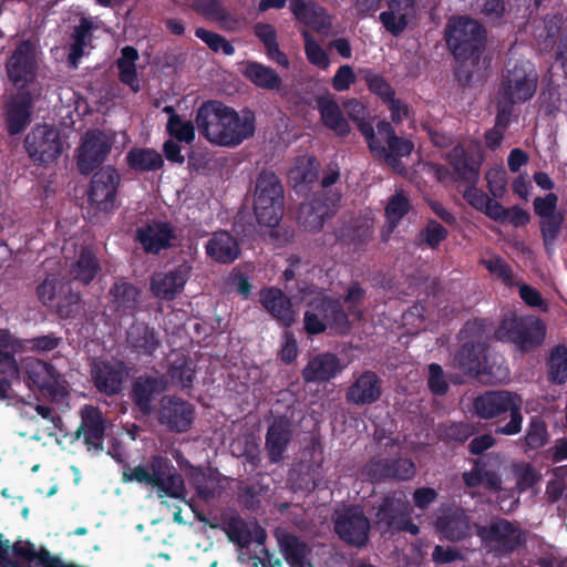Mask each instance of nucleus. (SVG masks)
I'll return each mask as SVG.
<instances>
[{
    "instance_id": "nucleus-60",
    "label": "nucleus",
    "mask_w": 567,
    "mask_h": 567,
    "mask_svg": "<svg viewBox=\"0 0 567 567\" xmlns=\"http://www.w3.org/2000/svg\"><path fill=\"white\" fill-rule=\"evenodd\" d=\"M302 37L305 40V53L307 60L312 64L322 70H327L330 65L328 53L321 48V45L313 39L308 32L303 31Z\"/></svg>"
},
{
    "instance_id": "nucleus-38",
    "label": "nucleus",
    "mask_w": 567,
    "mask_h": 567,
    "mask_svg": "<svg viewBox=\"0 0 567 567\" xmlns=\"http://www.w3.org/2000/svg\"><path fill=\"white\" fill-rule=\"evenodd\" d=\"M317 109L320 113L322 124L333 131L338 136H347L351 128L342 114L338 103L331 96H318L316 99Z\"/></svg>"
},
{
    "instance_id": "nucleus-16",
    "label": "nucleus",
    "mask_w": 567,
    "mask_h": 567,
    "mask_svg": "<svg viewBox=\"0 0 567 567\" xmlns=\"http://www.w3.org/2000/svg\"><path fill=\"white\" fill-rule=\"evenodd\" d=\"M195 408L192 403L174 395H164L159 401L158 423L173 433H186L195 420Z\"/></svg>"
},
{
    "instance_id": "nucleus-20",
    "label": "nucleus",
    "mask_w": 567,
    "mask_h": 567,
    "mask_svg": "<svg viewBox=\"0 0 567 567\" xmlns=\"http://www.w3.org/2000/svg\"><path fill=\"white\" fill-rule=\"evenodd\" d=\"M136 239L147 254L158 255L176 246V228L165 220H153L136 229Z\"/></svg>"
},
{
    "instance_id": "nucleus-51",
    "label": "nucleus",
    "mask_w": 567,
    "mask_h": 567,
    "mask_svg": "<svg viewBox=\"0 0 567 567\" xmlns=\"http://www.w3.org/2000/svg\"><path fill=\"white\" fill-rule=\"evenodd\" d=\"M275 196H284L282 183L274 172L264 169L258 174L254 198H270Z\"/></svg>"
},
{
    "instance_id": "nucleus-63",
    "label": "nucleus",
    "mask_w": 567,
    "mask_h": 567,
    "mask_svg": "<svg viewBox=\"0 0 567 567\" xmlns=\"http://www.w3.org/2000/svg\"><path fill=\"white\" fill-rule=\"evenodd\" d=\"M285 205H254V214L260 226L276 228L282 219Z\"/></svg>"
},
{
    "instance_id": "nucleus-64",
    "label": "nucleus",
    "mask_w": 567,
    "mask_h": 567,
    "mask_svg": "<svg viewBox=\"0 0 567 567\" xmlns=\"http://www.w3.org/2000/svg\"><path fill=\"white\" fill-rule=\"evenodd\" d=\"M488 192L494 198H503L506 192V172L503 167H492L485 174Z\"/></svg>"
},
{
    "instance_id": "nucleus-26",
    "label": "nucleus",
    "mask_w": 567,
    "mask_h": 567,
    "mask_svg": "<svg viewBox=\"0 0 567 567\" xmlns=\"http://www.w3.org/2000/svg\"><path fill=\"white\" fill-rule=\"evenodd\" d=\"M381 395L382 380L371 370L362 372L346 391L347 402L358 406L371 405L378 402Z\"/></svg>"
},
{
    "instance_id": "nucleus-17",
    "label": "nucleus",
    "mask_w": 567,
    "mask_h": 567,
    "mask_svg": "<svg viewBox=\"0 0 567 567\" xmlns=\"http://www.w3.org/2000/svg\"><path fill=\"white\" fill-rule=\"evenodd\" d=\"M42 92L17 90L4 103V118L10 135L22 133L31 122L35 100Z\"/></svg>"
},
{
    "instance_id": "nucleus-7",
    "label": "nucleus",
    "mask_w": 567,
    "mask_h": 567,
    "mask_svg": "<svg viewBox=\"0 0 567 567\" xmlns=\"http://www.w3.org/2000/svg\"><path fill=\"white\" fill-rule=\"evenodd\" d=\"M8 80L17 90L42 92L37 80L38 61L35 45L31 40H22L6 62Z\"/></svg>"
},
{
    "instance_id": "nucleus-46",
    "label": "nucleus",
    "mask_w": 567,
    "mask_h": 567,
    "mask_svg": "<svg viewBox=\"0 0 567 567\" xmlns=\"http://www.w3.org/2000/svg\"><path fill=\"white\" fill-rule=\"evenodd\" d=\"M81 296L69 284L59 286V295L52 307L59 318H75L81 311Z\"/></svg>"
},
{
    "instance_id": "nucleus-2",
    "label": "nucleus",
    "mask_w": 567,
    "mask_h": 567,
    "mask_svg": "<svg viewBox=\"0 0 567 567\" xmlns=\"http://www.w3.org/2000/svg\"><path fill=\"white\" fill-rule=\"evenodd\" d=\"M486 320H468L462 332L468 338L454 354V365L480 382L497 384L509 378V370L501 354L492 353L486 334Z\"/></svg>"
},
{
    "instance_id": "nucleus-59",
    "label": "nucleus",
    "mask_w": 567,
    "mask_h": 567,
    "mask_svg": "<svg viewBox=\"0 0 567 567\" xmlns=\"http://www.w3.org/2000/svg\"><path fill=\"white\" fill-rule=\"evenodd\" d=\"M509 0H481L480 14L486 22L502 24L508 12Z\"/></svg>"
},
{
    "instance_id": "nucleus-15",
    "label": "nucleus",
    "mask_w": 567,
    "mask_h": 567,
    "mask_svg": "<svg viewBox=\"0 0 567 567\" xmlns=\"http://www.w3.org/2000/svg\"><path fill=\"white\" fill-rule=\"evenodd\" d=\"M113 146V138L101 130H90L82 138L78 154V169L83 175H89L101 166Z\"/></svg>"
},
{
    "instance_id": "nucleus-30",
    "label": "nucleus",
    "mask_w": 567,
    "mask_h": 567,
    "mask_svg": "<svg viewBox=\"0 0 567 567\" xmlns=\"http://www.w3.org/2000/svg\"><path fill=\"white\" fill-rule=\"evenodd\" d=\"M165 390V383L162 379L143 374L137 377L131 389L130 398L135 408L143 415H151L154 412V402L159 393Z\"/></svg>"
},
{
    "instance_id": "nucleus-11",
    "label": "nucleus",
    "mask_w": 567,
    "mask_h": 567,
    "mask_svg": "<svg viewBox=\"0 0 567 567\" xmlns=\"http://www.w3.org/2000/svg\"><path fill=\"white\" fill-rule=\"evenodd\" d=\"M377 130L382 140L373 157L383 161L393 171H400L403 168L401 158L412 154L414 143L408 137L399 136L392 123L386 120H380Z\"/></svg>"
},
{
    "instance_id": "nucleus-54",
    "label": "nucleus",
    "mask_w": 567,
    "mask_h": 567,
    "mask_svg": "<svg viewBox=\"0 0 567 567\" xmlns=\"http://www.w3.org/2000/svg\"><path fill=\"white\" fill-rule=\"evenodd\" d=\"M449 236V230L435 219H429L416 237L419 245L436 249Z\"/></svg>"
},
{
    "instance_id": "nucleus-37",
    "label": "nucleus",
    "mask_w": 567,
    "mask_h": 567,
    "mask_svg": "<svg viewBox=\"0 0 567 567\" xmlns=\"http://www.w3.org/2000/svg\"><path fill=\"white\" fill-rule=\"evenodd\" d=\"M447 161L458 179L466 184H477L480 179V169L482 158L463 146L457 145L452 148Z\"/></svg>"
},
{
    "instance_id": "nucleus-49",
    "label": "nucleus",
    "mask_w": 567,
    "mask_h": 567,
    "mask_svg": "<svg viewBox=\"0 0 567 567\" xmlns=\"http://www.w3.org/2000/svg\"><path fill=\"white\" fill-rule=\"evenodd\" d=\"M525 452L536 451L548 442L547 424L540 416H532L525 435L520 439Z\"/></svg>"
},
{
    "instance_id": "nucleus-44",
    "label": "nucleus",
    "mask_w": 567,
    "mask_h": 567,
    "mask_svg": "<svg viewBox=\"0 0 567 567\" xmlns=\"http://www.w3.org/2000/svg\"><path fill=\"white\" fill-rule=\"evenodd\" d=\"M94 23L89 18H81L72 32V43L68 55V62L76 68L80 59L84 55V49L91 42Z\"/></svg>"
},
{
    "instance_id": "nucleus-39",
    "label": "nucleus",
    "mask_w": 567,
    "mask_h": 567,
    "mask_svg": "<svg viewBox=\"0 0 567 567\" xmlns=\"http://www.w3.org/2000/svg\"><path fill=\"white\" fill-rule=\"evenodd\" d=\"M464 484L470 488H475L484 485L489 491L502 489V478L495 471L487 470V462L485 457H477L472 461L471 471L462 474Z\"/></svg>"
},
{
    "instance_id": "nucleus-58",
    "label": "nucleus",
    "mask_w": 567,
    "mask_h": 567,
    "mask_svg": "<svg viewBox=\"0 0 567 567\" xmlns=\"http://www.w3.org/2000/svg\"><path fill=\"white\" fill-rule=\"evenodd\" d=\"M196 38L200 39L213 52L221 51L225 55H234L235 47L223 35L204 28L195 29Z\"/></svg>"
},
{
    "instance_id": "nucleus-9",
    "label": "nucleus",
    "mask_w": 567,
    "mask_h": 567,
    "mask_svg": "<svg viewBox=\"0 0 567 567\" xmlns=\"http://www.w3.org/2000/svg\"><path fill=\"white\" fill-rule=\"evenodd\" d=\"M538 86V73L529 61L516 62L503 73L498 97L514 104H522L533 99Z\"/></svg>"
},
{
    "instance_id": "nucleus-32",
    "label": "nucleus",
    "mask_w": 567,
    "mask_h": 567,
    "mask_svg": "<svg viewBox=\"0 0 567 567\" xmlns=\"http://www.w3.org/2000/svg\"><path fill=\"white\" fill-rule=\"evenodd\" d=\"M292 440V425L286 416H277L269 424L266 433L265 447L269 462L279 463Z\"/></svg>"
},
{
    "instance_id": "nucleus-10",
    "label": "nucleus",
    "mask_w": 567,
    "mask_h": 567,
    "mask_svg": "<svg viewBox=\"0 0 567 567\" xmlns=\"http://www.w3.org/2000/svg\"><path fill=\"white\" fill-rule=\"evenodd\" d=\"M371 524L363 509L357 505H350L337 512L333 517V529L338 537L346 544L360 548L369 540Z\"/></svg>"
},
{
    "instance_id": "nucleus-22",
    "label": "nucleus",
    "mask_w": 567,
    "mask_h": 567,
    "mask_svg": "<svg viewBox=\"0 0 567 567\" xmlns=\"http://www.w3.org/2000/svg\"><path fill=\"white\" fill-rule=\"evenodd\" d=\"M81 423L75 432L78 439L82 437L89 451H102L106 431V419L102 411L92 404H84L80 410Z\"/></svg>"
},
{
    "instance_id": "nucleus-12",
    "label": "nucleus",
    "mask_w": 567,
    "mask_h": 567,
    "mask_svg": "<svg viewBox=\"0 0 567 567\" xmlns=\"http://www.w3.org/2000/svg\"><path fill=\"white\" fill-rule=\"evenodd\" d=\"M24 147L37 164L54 162L63 150L60 132L48 124L34 126L24 138Z\"/></svg>"
},
{
    "instance_id": "nucleus-18",
    "label": "nucleus",
    "mask_w": 567,
    "mask_h": 567,
    "mask_svg": "<svg viewBox=\"0 0 567 567\" xmlns=\"http://www.w3.org/2000/svg\"><path fill=\"white\" fill-rule=\"evenodd\" d=\"M477 535L498 551L512 553L523 540L522 530L505 518H495L488 525L478 526Z\"/></svg>"
},
{
    "instance_id": "nucleus-6",
    "label": "nucleus",
    "mask_w": 567,
    "mask_h": 567,
    "mask_svg": "<svg viewBox=\"0 0 567 567\" xmlns=\"http://www.w3.org/2000/svg\"><path fill=\"white\" fill-rule=\"evenodd\" d=\"M374 524L384 533H409L416 536L419 526L412 520L411 505L403 492H389L374 505Z\"/></svg>"
},
{
    "instance_id": "nucleus-43",
    "label": "nucleus",
    "mask_w": 567,
    "mask_h": 567,
    "mask_svg": "<svg viewBox=\"0 0 567 567\" xmlns=\"http://www.w3.org/2000/svg\"><path fill=\"white\" fill-rule=\"evenodd\" d=\"M127 166L135 172H154L164 165L163 156L154 148L133 147L126 154Z\"/></svg>"
},
{
    "instance_id": "nucleus-45",
    "label": "nucleus",
    "mask_w": 567,
    "mask_h": 567,
    "mask_svg": "<svg viewBox=\"0 0 567 567\" xmlns=\"http://www.w3.org/2000/svg\"><path fill=\"white\" fill-rule=\"evenodd\" d=\"M547 381L561 385L567 382V346L557 344L550 351L546 360Z\"/></svg>"
},
{
    "instance_id": "nucleus-35",
    "label": "nucleus",
    "mask_w": 567,
    "mask_h": 567,
    "mask_svg": "<svg viewBox=\"0 0 567 567\" xmlns=\"http://www.w3.org/2000/svg\"><path fill=\"white\" fill-rule=\"evenodd\" d=\"M206 255L215 262H234L241 252L238 240L227 230H217L205 245Z\"/></svg>"
},
{
    "instance_id": "nucleus-31",
    "label": "nucleus",
    "mask_w": 567,
    "mask_h": 567,
    "mask_svg": "<svg viewBox=\"0 0 567 567\" xmlns=\"http://www.w3.org/2000/svg\"><path fill=\"white\" fill-rule=\"evenodd\" d=\"M308 308L318 313L327 324L338 332L346 333L350 330L351 323L348 313L339 299L319 295L308 302Z\"/></svg>"
},
{
    "instance_id": "nucleus-62",
    "label": "nucleus",
    "mask_w": 567,
    "mask_h": 567,
    "mask_svg": "<svg viewBox=\"0 0 567 567\" xmlns=\"http://www.w3.org/2000/svg\"><path fill=\"white\" fill-rule=\"evenodd\" d=\"M192 485L198 498L209 501L216 496L218 482L210 474L199 471L193 475Z\"/></svg>"
},
{
    "instance_id": "nucleus-28",
    "label": "nucleus",
    "mask_w": 567,
    "mask_h": 567,
    "mask_svg": "<svg viewBox=\"0 0 567 567\" xmlns=\"http://www.w3.org/2000/svg\"><path fill=\"white\" fill-rule=\"evenodd\" d=\"M340 358L332 352L315 354L301 371L305 383H324L334 379L343 370Z\"/></svg>"
},
{
    "instance_id": "nucleus-1",
    "label": "nucleus",
    "mask_w": 567,
    "mask_h": 567,
    "mask_svg": "<svg viewBox=\"0 0 567 567\" xmlns=\"http://www.w3.org/2000/svg\"><path fill=\"white\" fill-rule=\"evenodd\" d=\"M195 124L210 144L237 147L256 133V114L249 107L240 111L218 100H207L196 111Z\"/></svg>"
},
{
    "instance_id": "nucleus-14",
    "label": "nucleus",
    "mask_w": 567,
    "mask_h": 567,
    "mask_svg": "<svg viewBox=\"0 0 567 567\" xmlns=\"http://www.w3.org/2000/svg\"><path fill=\"white\" fill-rule=\"evenodd\" d=\"M121 177L113 166L95 172L90 182L87 199L96 212L110 213L116 208L117 189Z\"/></svg>"
},
{
    "instance_id": "nucleus-57",
    "label": "nucleus",
    "mask_w": 567,
    "mask_h": 567,
    "mask_svg": "<svg viewBox=\"0 0 567 567\" xmlns=\"http://www.w3.org/2000/svg\"><path fill=\"white\" fill-rule=\"evenodd\" d=\"M363 72V80L368 90L377 95L382 103H385L392 96L395 95V91L392 85L385 80L381 74L373 73L371 70L367 69Z\"/></svg>"
},
{
    "instance_id": "nucleus-53",
    "label": "nucleus",
    "mask_w": 567,
    "mask_h": 567,
    "mask_svg": "<svg viewBox=\"0 0 567 567\" xmlns=\"http://www.w3.org/2000/svg\"><path fill=\"white\" fill-rule=\"evenodd\" d=\"M343 236L357 248L359 249L368 241L372 239L373 236V225L372 220L369 218H358L354 219L353 223L346 228V233Z\"/></svg>"
},
{
    "instance_id": "nucleus-36",
    "label": "nucleus",
    "mask_w": 567,
    "mask_h": 567,
    "mask_svg": "<svg viewBox=\"0 0 567 567\" xmlns=\"http://www.w3.org/2000/svg\"><path fill=\"white\" fill-rule=\"evenodd\" d=\"M386 6L388 10L380 13L379 20L389 33L399 37L409 25L416 0H386Z\"/></svg>"
},
{
    "instance_id": "nucleus-40",
    "label": "nucleus",
    "mask_w": 567,
    "mask_h": 567,
    "mask_svg": "<svg viewBox=\"0 0 567 567\" xmlns=\"http://www.w3.org/2000/svg\"><path fill=\"white\" fill-rule=\"evenodd\" d=\"M101 271L100 261L91 247H82L70 267V277L84 286L90 285Z\"/></svg>"
},
{
    "instance_id": "nucleus-27",
    "label": "nucleus",
    "mask_w": 567,
    "mask_h": 567,
    "mask_svg": "<svg viewBox=\"0 0 567 567\" xmlns=\"http://www.w3.org/2000/svg\"><path fill=\"white\" fill-rule=\"evenodd\" d=\"M125 342L132 353L138 357H154L162 340L154 327L143 321H134L126 330Z\"/></svg>"
},
{
    "instance_id": "nucleus-5",
    "label": "nucleus",
    "mask_w": 567,
    "mask_h": 567,
    "mask_svg": "<svg viewBox=\"0 0 567 567\" xmlns=\"http://www.w3.org/2000/svg\"><path fill=\"white\" fill-rule=\"evenodd\" d=\"M122 481L152 486L156 488L158 497L178 498L185 491L182 474L168 457L161 454L152 455L147 465H125Z\"/></svg>"
},
{
    "instance_id": "nucleus-61",
    "label": "nucleus",
    "mask_w": 567,
    "mask_h": 567,
    "mask_svg": "<svg viewBox=\"0 0 567 567\" xmlns=\"http://www.w3.org/2000/svg\"><path fill=\"white\" fill-rule=\"evenodd\" d=\"M62 341L63 338L61 336H58L55 332H50L48 334L24 339V347L35 353H48L58 349Z\"/></svg>"
},
{
    "instance_id": "nucleus-33",
    "label": "nucleus",
    "mask_w": 567,
    "mask_h": 567,
    "mask_svg": "<svg viewBox=\"0 0 567 567\" xmlns=\"http://www.w3.org/2000/svg\"><path fill=\"white\" fill-rule=\"evenodd\" d=\"M259 296L261 306L275 320L286 328L293 324L296 318L292 302L281 289L277 287L262 288Z\"/></svg>"
},
{
    "instance_id": "nucleus-21",
    "label": "nucleus",
    "mask_w": 567,
    "mask_h": 567,
    "mask_svg": "<svg viewBox=\"0 0 567 567\" xmlns=\"http://www.w3.org/2000/svg\"><path fill=\"white\" fill-rule=\"evenodd\" d=\"M193 267L188 261L166 272H158L151 278V291L159 299L172 301L181 293L190 277Z\"/></svg>"
},
{
    "instance_id": "nucleus-4",
    "label": "nucleus",
    "mask_w": 567,
    "mask_h": 567,
    "mask_svg": "<svg viewBox=\"0 0 567 567\" xmlns=\"http://www.w3.org/2000/svg\"><path fill=\"white\" fill-rule=\"evenodd\" d=\"M444 41L453 59L464 64H477L487 44V30L468 16H453L444 29Z\"/></svg>"
},
{
    "instance_id": "nucleus-29",
    "label": "nucleus",
    "mask_w": 567,
    "mask_h": 567,
    "mask_svg": "<svg viewBox=\"0 0 567 567\" xmlns=\"http://www.w3.org/2000/svg\"><path fill=\"white\" fill-rule=\"evenodd\" d=\"M289 8L299 22L318 33L328 34L332 28V17L312 0H289Z\"/></svg>"
},
{
    "instance_id": "nucleus-19",
    "label": "nucleus",
    "mask_w": 567,
    "mask_h": 567,
    "mask_svg": "<svg viewBox=\"0 0 567 567\" xmlns=\"http://www.w3.org/2000/svg\"><path fill=\"white\" fill-rule=\"evenodd\" d=\"M128 372L122 360H100L93 363L91 377L100 393L107 396L118 394Z\"/></svg>"
},
{
    "instance_id": "nucleus-52",
    "label": "nucleus",
    "mask_w": 567,
    "mask_h": 567,
    "mask_svg": "<svg viewBox=\"0 0 567 567\" xmlns=\"http://www.w3.org/2000/svg\"><path fill=\"white\" fill-rule=\"evenodd\" d=\"M410 208V200L402 192L395 193L389 198L384 214L391 230L398 227Z\"/></svg>"
},
{
    "instance_id": "nucleus-42",
    "label": "nucleus",
    "mask_w": 567,
    "mask_h": 567,
    "mask_svg": "<svg viewBox=\"0 0 567 567\" xmlns=\"http://www.w3.org/2000/svg\"><path fill=\"white\" fill-rule=\"evenodd\" d=\"M195 363L184 354H178L169 362L167 377L173 385L182 390H190L195 380Z\"/></svg>"
},
{
    "instance_id": "nucleus-50",
    "label": "nucleus",
    "mask_w": 567,
    "mask_h": 567,
    "mask_svg": "<svg viewBox=\"0 0 567 567\" xmlns=\"http://www.w3.org/2000/svg\"><path fill=\"white\" fill-rule=\"evenodd\" d=\"M475 426L467 422L445 423L439 427V439L447 444H463L475 434Z\"/></svg>"
},
{
    "instance_id": "nucleus-24",
    "label": "nucleus",
    "mask_w": 567,
    "mask_h": 567,
    "mask_svg": "<svg viewBox=\"0 0 567 567\" xmlns=\"http://www.w3.org/2000/svg\"><path fill=\"white\" fill-rule=\"evenodd\" d=\"M28 383L37 388L43 394L59 402L68 395L63 385L59 382V374L51 363L38 360L27 368Z\"/></svg>"
},
{
    "instance_id": "nucleus-47",
    "label": "nucleus",
    "mask_w": 567,
    "mask_h": 567,
    "mask_svg": "<svg viewBox=\"0 0 567 567\" xmlns=\"http://www.w3.org/2000/svg\"><path fill=\"white\" fill-rule=\"evenodd\" d=\"M221 529L227 535L229 542L238 545L240 548H248L252 543V532L247 523L238 514L223 517Z\"/></svg>"
},
{
    "instance_id": "nucleus-55",
    "label": "nucleus",
    "mask_w": 567,
    "mask_h": 567,
    "mask_svg": "<svg viewBox=\"0 0 567 567\" xmlns=\"http://www.w3.org/2000/svg\"><path fill=\"white\" fill-rule=\"evenodd\" d=\"M196 124L192 121H184L179 115L168 118L166 132L169 136L179 143L190 144L194 142L196 133Z\"/></svg>"
},
{
    "instance_id": "nucleus-3",
    "label": "nucleus",
    "mask_w": 567,
    "mask_h": 567,
    "mask_svg": "<svg viewBox=\"0 0 567 567\" xmlns=\"http://www.w3.org/2000/svg\"><path fill=\"white\" fill-rule=\"evenodd\" d=\"M523 399L508 390H487L473 400L475 415L495 425V434L513 436L523 429Z\"/></svg>"
},
{
    "instance_id": "nucleus-13",
    "label": "nucleus",
    "mask_w": 567,
    "mask_h": 567,
    "mask_svg": "<svg viewBox=\"0 0 567 567\" xmlns=\"http://www.w3.org/2000/svg\"><path fill=\"white\" fill-rule=\"evenodd\" d=\"M340 200V193H317L310 202L300 205L298 210L299 224L307 231H320L326 221L336 215Z\"/></svg>"
},
{
    "instance_id": "nucleus-41",
    "label": "nucleus",
    "mask_w": 567,
    "mask_h": 567,
    "mask_svg": "<svg viewBox=\"0 0 567 567\" xmlns=\"http://www.w3.org/2000/svg\"><path fill=\"white\" fill-rule=\"evenodd\" d=\"M243 74L259 89L278 91L282 86L280 75L272 68L257 61L247 62Z\"/></svg>"
},
{
    "instance_id": "nucleus-48",
    "label": "nucleus",
    "mask_w": 567,
    "mask_h": 567,
    "mask_svg": "<svg viewBox=\"0 0 567 567\" xmlns=\"http://www.w3.org/2000/svg\"><path fill=\"white\" fill-rule=\"evenodd\" d=\"M281 553L290 567H306L307 545L296 535L285 534L279 538Z\"/></svg>"
},
{
    "instance_id": "nucleus-23",
    "label": "nucleus",
    "mask_w": 567,
    "mask_h": 567,
    "mask_svg": "<svg viewBox=\"0 0 567 567\" xmlns=\"http://www.w3.org/2000/svg\"><path fill=\"white\" fill-rule=\"evenodd\" d=\"M365 474L374 482L386 480L409 481L415 475V465L410 458H372L364 467Z\"/></svg>"
},
{
    "instance_id": "nucleus-56",
    "label": "nucleus",
    "mask_w": 567,
    "mask_h": 567,
    "mask_svg": "<svg viewBox=\"0 0 567 567\" xmlns=\"http://www.w3.org/2000/svg\"><path fill=\"white\" fill-rule=\"evenodd\" d=\"M564 221V212L539 219L540 236L546 248L553 246L557 241L561 233Z\"/></svg>"
},
{
    "instance_id": "nucleus-25",
    "label": "nucleus",
    "mask_w": 567,
    "mask_h": 567,
    "mask_svg": "<svg viewBox=\"0 0 567 567\" xmlns=\"http://www.w3.org/2000/svg\"><path fill=\"white\" fill-rule=\"evenodd\" d=\"M110 309L120 318L135 316L141 298V290L133 282L122 277L114 281L109 290Z\"/></svg>"
},
{
    "instance_id": "nucleus-34",
    "label": "nucleus",
    "mask_w": 567,
    "mask_h": 567,
    "mask_svg": "<svg viewBox=\"0 0 567 567\" xmlns=\"http://www.w3.org/2000/svg\"><path fill=\"white\" fill-rule=\"evenodd\" d=\"M436 529L450 542H460L471 535V520L461 507L444 511L435 522Z\"/></svg>"
},
{
    "instance_id": "nucleus-8",
    "label": "nucleus",
    "mask_w": 567,
    "mask_h": 567,
    "mask_svg": "<svg viewBox=\"0 0 567 567\" xmlns=\"http://www.w3.org/2000/svg\"><path fill=\"white\" fill-rule=\"evenodd\" d=\"M497 334L499 339L515 344L519 351L528 352L544 342L546 326L534 316H512L502 320Z\"/></svg>"
}]
</instances>
